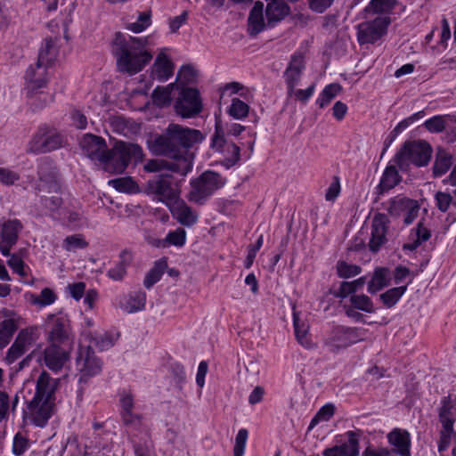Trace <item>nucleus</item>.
Returning <instances> with one entry per match:
<instances>
[{
    "label": "nucleus",
    "mask_w": 456,
    "mask_h": 456,
    "mask_svg": "<svg viewBox=\"0 0 456 456\" xmlns=\"http://www.w3.org/2000/svg\"><path fill=\"white\" fill-rule=\"evenodd\" d=\"M154 45L151 36L125 37L118 32L112 42V52L120 72L134 75L143 69L153 58L150 46Z\"/></svg>",
    "instance_id": "nucleus-1"
},
{
    "label": "nucleus",
    "mask_w": 456,
    "mask_h": 456,
    "mask_svg": "<svg viewBox=\"0 0 456 456\" xmlns=\"http://www.w3.org/2000/svg\"><path fill=\"white\" fill-rule=\"evenodd\" d=\"M203 139L200 131L171 123L165 133L148 142L150 151L155 155H166L178 161L179 155L192 164L187 149Z\"/></svg>",
    "instance_id": "nucleus-2"
},
{
    "label": "nucleus",
    "mask_w": 456,
    "mask_h": 456,
    "mask_svg": "<svg viewBox=\"0 0 456 456\" xmlns=\"http://www.w3.org/2000/svg\"><path fill=\"white\" fill-rule=\"evenodd\" d=\"M58 380L43 371L37 380L36 393L24 411L25 417L37 427H44L53 414Z\"/></svg>",
    "instance_id": "nucleus-3"
},
{
    "label": "nucleus",
    "mask_w": 456,
    "mask_h": 456,
    "mask_svg": "<svg viewBox=\"0 0 456 456\" xmlns=\"http://www.w3.org/2000/svg\"><path fill=\"white\" fill-rule=\"evenodd\" d=\"M142 159L143 151L138 144L119 142L110 151H107L104 159L100 163L106 172L117 175L123 173L130 162H139Z\"/></svg>",
    "instance_id": "nucleus-4"
},
{
    "label": "nucleus",
    "mask_w": 456,
    "mask_h": 456,
    "mask_svg": "<svg viewBox=\"0 0 456 456\" xmlns=\"http://www.w3.org/2000/svg\"><path fill=\"white\" fill-rule=\"evenodd\" d=\"M210 149L215 154L219 155L218 161L227 169L236 165L240 159V147L224 137V130L221 119L216 120L215 133L211 137Z\"/></svg>",
    "instance_id": "nucleus-5"
},
{
    "label": "nucleus",
    "mask_w": 456,
    "mask_h": 456,
    "mask_svg": "<svg viewBox=\"0 0 456 456\" xmlns=\"http://www.w3.org/2000/svg\"><path fill=\"white\" fill-rule=\"evenodd\" d=\"M432 154L430 145L424 141L408 142L403 144L395 157V162L400 169H404L410 163L418 167L428 165Z\"/></svg>",
    "instance_id": "nucleus-6"
},
{
    "label": "nucleus",
    "mask_w": 456,
    "mask_h": 456,
    "mask_svg": "<svg viewBox=\"0 0 456 456\" xmlns=\"http://www.w3.org/2000/svg\"><path fill=\"white\" fill-rule=\"evenodd\" d=\"M226 183V179L214 171H205L201 175L191 182V190L189 193L191 201L202 204L216 191Z\"/></svg>",
    "instance_id": "nucleus-7"
},
{
    "label": "nucleus",
    "mask_w": 456,
    "mask_h": 456,
    "mask_svg": "<svg viewBox=\"0 0 456 456\" xmlns=\"http://www.w3.org/2000/svg\"><path fill=\"white\" fill-rule=\"evenodd\" d=\"M364 330L355 327L337 326L333 328L324 340L329 351L337 353L357 342L363 340Z\"/></svg>",
    "instance_id": "nucleus-8"
},
{
    "label": "nucleus",
    "mask_w": 456,
    "mask_h": 456,
    "mask_svg": "<svg viewBox=\"0 0 456 456\" xmlns=\"http://www.w3.org/2000/svg\"><path fill=\"white\" fill-rule=\"evenodd\" d=\"M46 339L49 345L61 346L72 348L74 338L71 332L69 321L66 316H47Z\"/></svg>",
    "instance_id": "nucleus-9"
},
{
    "label": "nucleus",
    "mask_w": 456,
    "mask_h": 456,
    "mask_svg": "<svg viewBox=\"0 0 456 456\" xmlns=\"http://www.w3.org/2000/svg\"><path fill=\"white\" fill-rule=\"evenodd\" d=\"M391 20L387 16L377 17L357 25V40L360 45L374 44L386 33Z\"/></svg>",
    "instance_id": "nucleus-10"
},
{
    "label": "nucleus",
    "mask_w": 456,
    "mask_h": 456,
    "mask_svg": "<svg viewBox=\"0 0 456 456\" xmlns=\"http://www.w3.org/2000/svg\"><path fill=\"white\" fill-rule=\"evenodd\" d=\"M175 112L183 118H193L202 110L200 92L195 88H183L175 103Z\"/></svg>",
    "instance_id": "nucleus-11"
},
{
    "label": "nucleus",
    "mask_w": 456,
    "mask_h": 456,
    "mask_svg": "<svg viewBox=\"0 0 456 456\" xmlns=\"http://www.w3.org/2000/svg\"><path fill=\"white\" fill-rule=\"evenodd\" d=\"M63 137L55 130L40 127L30 142L29 150L35 153H44L61 148Z\"/></svg>",
    "instance_id": "nucleus-12"
},
{
    "label": "nucleus",
    "mask_w": 456,
    "mask_h": 456,
    "mask_svg": "<svg viewBox=\"0 0 456 456\" xmlns=\"http://www.w3.org/2000/svg\"><path fill=\"white\" fill-rule=\"evenodd\" d=\"M102 365L101 360L94 354L91 346L80 343L76 358L77 370L80 373L79 380L99 374Z\"/></svg>",
    "instance_id": "nucleus-13"
},
{
    "label": "nucleus",
    "mask_w": 456,
    "mask_h": 456,
    "mask_svg": "<svg viewBox=\"0 0 456 456\" xmlns=\"http://www.w3.org/2000/svg\"><path fill=\"white\" fill-rule=\"evenodd\" d=\"M147 189L150 193L159 197V201L167 207L179 198V191L173 186L171 175L167 174H161L150 180Z\"/></svg>",
    "instance_id": "nucleus-14"
},
{
    "label": "nucleus",
    "mask_w": 456,
    "mask_h": 456,
    "mask_svg": "<svg viewBox=\"0 0 456 456\" xmlns=\"http://www.w3.org/2000/svg\"><path fill=\"white\" fill-rule=\"evenodd\" d=\"M420 207L417 200L395 197L390 200L388 212L395 217H403V224L410 225L418 217Z\"/></svg>",
    "instance_id": "nucleus-15"
},
{
    "label": "nucleus",
    "mask_w": 456,
    "mask_h": 456,
    "mask_svg": "<svg viewBox=\"0 0 456 456\" xmlns=\"http://www.w3.org/2000/svg\"><path fill=\"white\" fill-rule=\"evenodd\" d=\"M38 329L36 326L20 330L12 346L7 351L6 360L8 362L12 363L23 355L38 338Z\"/></svg>",
    "instance_id": "nucleus-16"
},
{
    "label": "nucleus",
    "mask_w": 456,
    "mask_h": 456,
    "mask_svg": "<svg viewBox=\"0 0 456 456\" xmlns=\"http://www.w3.org/2000/svg\"><path fill=\"white\" fill-rule=\"evenodd\" d=\"M23 225L18 219L3 220L0 224V252L9 256L10 250L18 240V236Z\"/></svg>",
    "instance_id": "nucleus-17"
},
{
    "label": "nucleus",
    "mask_w": 456,
    "mask_h": 456,
    "mask_svg": "<svg viewBox=\"0 0 456 456\" xmlns=\"http://www.w3.org/2000/svg\"><path fill=\"white\" fill-rule=\"evenodd\" d=\"M192 168V164L186 158L180 156L178 161L174 159H151L144 165L147 172H159L162 170H170L174 173L186 175Z\"/></svg>",
    "instance_id": "nucleus-18"
},
{
    "label": "nucleus",
    "mask_w": 456,
    "mask_h": 456,
    "mask_svg": "<svg viewBox=\"0 0 456 456\" xmlns=\"http://www.w3.org/2000/svg\"><path fill=\"white\" fill-rule=\"evenodd\" d=\"M71 349L61 346L48 345L44 351V363L49 370L54 372L60 371L69 361Z\"/></svg>",
    "instance_id": "nucleus-19"
},
{
    "label": "nucleus",
    "mask_w": 456,
    "mask_h": 456,
    "mask_svg": "<svg viewBox=\"0 0 456 456\" xmlns=\"http://www.w3.org/2000/svg\"><path fill=\"white\" fill-rule=\"evenodd\" d=\"M79 144L84 154L92 160L101 162L102 159H104V155L108 149L106 142L102 137L86 134L80 140Z\"/></svg>",
    "instance_id": "nucleus-20"
},
{
    "label": "nucleus",
    "mask_w": 456,
    "mask_h": 456,
    "mask_svg": "<svg viewBox=\"0 0 456 456\" xmlns=\"http://www.w3.org/2000/svg\"><path fill=\"white\" fill-rule=\"evenodd\" d=\"M388 219L384 214H377L371 222L370 240L369 246L371 251H378L387 240Z\"/></svg>",
    "instance_id": "nucleus-21"
},
{
    "label": "nucleus",
    "mask_w": 456,
    "mask_h": 456,
    "mask_svg": "<svg viewBox=\"0 0 456 456\" xmlns=\"http://www.w3.org/2000/svg\"><path fill=\"white\" fill-rule=\"evenodd\" d=\"M47 69L48 67L39 62L28 68L25 76L28 94H37V90L45 86L48 80Z\"/></svg>",
    "instance_id": "nucleus-22"
},
{
    "label": "nucleus",
    "mask_w": 456,
    "mask_h": 456,
    "mask_svg": "<svg viewBox=\"0 0 456 456\" xmlns=\"http://www.w3.org/2000/svg\"><path fill=\"white\" fill-rule=\"evenodd\" d=\"M305 69L304 56L300 53H295L284 72V78L289 94H292L295 87L298 85L302 73Z\"/></svg>",
    "instance_id": "nucleus-23"
},
{
    "label": "nucleus",
    "mask_w": 456,
    "mask_h": 456,
    "mask_svg": "<svg viewBox=\"0 0 456 456\" xmlns=\"http://www.w3.org/2000/svg\"><path fill=\"white\" fill-rule=\"evenodd\" d=\"M38 191H55L58 188L57 169L49 160H42L38 167Z\"/></svg>",
    "instance_id": "nucleus-24"
},
{
    "label": "nucleus",
    "mask_w": 456,
    "mask_h": 456,
    "mask_svg": "<svg viewBox=\"0 0 456 456\" xmlns=\"http://www.w3.org/2000/svg\"><path fill=\"white\" fill-rule=\"evenodd\" d=\"M174 74V64L167 53V49L159 52L151 68V77L160 82H165Z\"/></svg>",
    "instance_id": "nucleus-25"
},
{
    "label": "nucleus",
    "mask_w": 456,
    "mask_h": 456,
    "mask_svg": "<svg viewBox=\"0 0 456 456\" xmlns=\"http://www.w3.org/2000/svg\"><path fill=\"white\" fill-rule=\"evenodd\" d=\"M24 323L20 314L14 312L6 314V318L0 323V350L9 344L15 331Z\"/></svg>",
    "instance_id": "nucleus-26"
},
{
    "label": "nucleus",
    "mask_w": 456,
    "mask_h": 456,
    "mask_svg": "<svg viewBox=\"0 0 456 456\" xmlns=\"http://www.w3.org/2000/svg\"><path fill=\"white\" fill-rule=\"evenodd\" d=\"M168 208L179 224L190 227L198 221V214L179 198L168 206Z\"/></svg>",
    "instance_id": "nucleus-27"
},
{
    "label": "nucleus",
    "mask_w": 456,
    "mask_h": 456,
    "mask_svg": "<svg viewBox=\"0 0 456 456\" xmlns=\"http://www.w3.org/2000/svg\"><path fill=\"white\" fill-rule=\"evenodd\" d=\"M387 438L395 453L401 456H411V436L408 431L394 428L387 434Z\"/></svg>",
    "instance_id": "nucleus-28"
},
{
    "label": "nucleus",
    "mask_w": 456,
    "mask_h": 456,
    "mask_svg": "<svg viewBox=\"0 0 456 456\" xmlns=\"http://www.w3.org/2000/svg\"><path fill=\"white\" fill-rule=\"evenodd\" d=\"M264 4L256 1L248 15V30L251 36H256L262 32L265 28L264 18Z\"/></svg>",
    "instance_id": "nucleus-29"
},
{
    "label": "nucleus",
    "mask_w": 456,
    "mask_h": 456,
    "mask_svg": "<svg viewBox=\"0 0 456 456\" xmlns=\"http://www.w3.org/2000/svg\"><path fill=\"white\" fill-rule=\"evenodd\" d=\"M289 12V6L282 0H271L265 8V16L267 22L270 25H273L281 21L288 16Z\"/></svg>",
    "instance_id": "nucleus-30"
},
{
    "label": "nucleus",
    "mask_w": 456,
    "mask_h": 456,
    "mask_svg": "<svg viewBox=\"0 0 456 456\" xmlns=\"http://www.w3.org/2000/svg\"><path fill=\"white\" fill-rule=\"evenodd\" d=\"M118 262L107 272V276L115 281H122L126 275V269L133 261V254L127 249L120 252Z\"/></svg>",
    "instance_id": "nucleus-31"
},
{
    "label": "nucleus",
    "mask_w": 456,
    "mask_h": 456,
    "mask_svg": "<svg viewBox=\"0 0 456 456\" xmlns=\"http://www.w3.org/2000/svg\"><path fill=\"white\" fill-rule=\"evenodd\" d=\"M430 237V230L424 225L422 221H419L417 226L411 229L409 234V240L403 245V248L413 251L423 242L428 240Z\"/></svg>",
    "instance_id": "nucleus-32"
},
{
    "label": "nucleus",
    "mask_w": 456,
    "mask_h": 456,
    "mask_svg": "<svg viewBox=\"0 0 456 456\" xmlns=\"http://www.w3.org/2000/svg\"><path fill=\"white\" fill-rule=\"evenodd\" d=\"M293 324L295 336L298 343L305 347H310L311 341L308 335L309 324L305 319L302 318L299 314H293Z\"/></svg>",
    "instance_id": "nucleus-33"
},
{
    "label": "nucleus",
    "mask_w": 456,
    "mask_h": 456,
    "mask_svg": "<svg viewBox=\"0 0 456 456\" xmlns=\"http://www.w3.org/2000/svg\"><path fill=\"white\" fill-rule=\"evenodd\" d=\"M119 338L116 330L105 331L102 334H94L88 341H94V346L101 351L112 347Z\"/></svg>",
    "instance_id": "nucleus-34"
},
{
    "label": "nucleus",
    "mask_w": 456,
    "mask_h": 456,
    "mask_svg": "<svg viewBox=\"0 0 456 456\" xmlns=\"http://www.w3.org/2000/svg\"><path fill=\"white\" fill-rule=\"evenodd\" d=\"M57 55L58 49L55 42L52 38H48L45 41L44 46L40 49L37 62L50 67L56 60Z\"/></svg>",
    "instance_id": "nucleus-35"
},
{
    "label": "nucleus",
    "mask_w": 456,
    "mask_h": 456,
    "mask_svg": "<svg viewBox=\"0 0 456 456\" xmlns=\"http://www.w3.org/2000/svg\"><path fill=\"white\" fill-rule=\"evenodd\" d=\"M364 284V277H360L352 281H342L338 289L334 293V296L340 299L347 298L349 295L357 294V291L362 290Z\"/></svg>",
    "instance_id": "nucleus-36"
},
{
    "label": "nucleus",
    "mask_w": 456,
    "mask_h": 456,
    "mask_svg": "<svg viewBox=\"0 0 456 456\" xmlns=\"http://www.w3.org/2000/svg\"><path fill=\"white\" fill-rule=\"evenodd\" d=\"M397 4V0H370L363 12L367 15L374 13L388 14Z\"/></svg>",
    "instance_id": "nucleus-37"
},
{
    "label": "nucleus",
    "mask_w": 456,
    "mask_h": 456,
    "mask_svg": "<svg viewBox=\"0 0 456 456\" xmlns=\"http://www.w3.org/2000/svg\"><path fill=\"white\" fill-rule=\"evenodd\" d=\"M175 83H171L166 86H158L152 92V102L159 107H166L171 103L172 92L175 88Z\"/></svg>",
    "instance_id": "nucleus-38"
},
{
    "label": "nucleus",
    "mask_w": 456,
    "mask_h": 456,
    "mask_svg": "<svg viewBox=\"0 0 456 456\" xmlns=\"http://www.w3.org/2000/svg\"><path fill=\"white\" fill-rule=\"evenodd\" d=\"M401 181V176L395 166L386 167L379 182V188L382 191H389L396 186Z\"/></svg>",
    "instance_id": "nucleus-39"
},
{
    "label": "nucleus",
    "mask_w": 456,
    "mask_h": 456,
    "mask_svg": "<svg viewBox=\"0 0 456 456\" xmlns=\"http://www.w3.org/2000/svg\"><path fill=\"white\" fill-rule=\"evenodd\" d=\"M19 403V396L15 395L12 399L4 391H0V422L7 419L11 412H14Z\"/></svg>",
    "instance_id": "nucleus-40"
},
{
    "label": "nucleus",
    "mask_w": 456,
    "mask_h": 456,
    "mask_svg": "<svg viewBox=\"0 0 456 456\" xmlns=\"http://www.w3.org/2000/svg\"><path fill=\"white\" fill-rule=\"evenodd\" d=\"M167 267V261L160 259L155 262L152 268L146 273L143 285L147 289H151L155 283H157L162 277L166 268Z\"/></svg>",
    "instance_id": "nucleus-41"
},
{
    "label": "nucleus",
    "mask_w": 456,
    "mask_h": 456,
    "mask_svg": "<svg viewBox=\"0 0 456 456\" xmlns=\"http://www.w3.org/2000/svg\"><path fill=\"white\" fill-rule=\"evenodd\" d=\"M57 300L56 293L50 288H45L38 295L31 294L29 297L30 304L43 308L53 305Z\"/></svg>",
    "instance_id": "nucleus-42"
},
{
    "label": "nucleus",
    "mask_w": 456,
    "mask_h": 456,
    "mask_svg": "<svg viewBox=\"0 0 456 456\" xmlns=\"http://www.w3.org/2000/svg\"><path fill=\"white\" fill-rule=\"evenodd\" d=\"M186 242V232L183 228H177L175 231L169 232L166 238L161 240L158 247L167 248L169 246H175L178 248L183 247Z\"/></svg>",
    "instance_id": "nucleus-43"
},
{
    "label": "nucleus",
    "mask_w": 456,
    "mask_h": 456,
    "mask_svg": "<svg viewBox=\"0 0 456 456\" xmlns=\"http://www.w3.org/2000/svg\"><path fill=\"white\" fill-rule=\"evenodd\" d=\"M452 164V156L443 150L438 151L433 166L434 175L441 176L444 175L449 170Z\"/></svg>",
    "instance_id": "nucleus-44"
},
{
    "label": "nucleus",
    "mask_w": 456,
    "mask_h": 456,
    "mask_svg": "<svg viewBox=\"0 0 456 456\" xmlns=\"http://www.w3.org/2000/svg\"><path fill=\"white\" fill-rule=\"evenodd\" d=\"M348 299L350 302L348 306L370 314L375 311L371 299L364 294H351Z\"/></svg>",
    "instance_id": "nucleus-45"
},
{
    "label": "nucleus",
    "mask_w": 456,
    "mask_h": 456,
    "mask_svg": "<svg viewBox=\"0 0 456 456\" xmlns=\"http://www.w3.org/2000/svg\"><path fill=\"white\" fill-rule=\"evenodd\" d=\"M388 284L387 270L380 268L375 271L368 284V292L375 294Z\"/></svg>",
    "instance_id": "nucleus-46"
},
{
    "label": "nucleus",
    "mask_w": 456,
    "mask_h": 456,
    "mask_svg": "<svg viewBox=\"0 0 456 456\" xmlns=\"http://www.w3.org/2000/svg\"><path fill=\"white\" fill-rule=\"evenodd\" d=\"M341 91V86L338 84H330L324 87L316 100V104L320 108L326 107Z\"/></svg>",
    "instance_id": "nucleus-47"
},
{
    "label": "nucleus",
    "mask_w": 456,
    "mask_h": 456,
    "mask_svg": "<svg viewBox=\"0 0 456 456\" xmlns=\"http://www.w3.org/2000/svg\"><path fill=\"white\" fill-rule=\"evenodd\" d=\"M249 106L239 98L232 99L227 113L234 119L242 120L248 115Z\"/></svg>",
    "instance_id": "nucleus-48"
},
{
    "label": "nucleus",
    "mask_w": 456,
    "mask_h": 456,
    "mask_svg": "<svg viewBox=\"0 0 456 456\" xmlns=\"http://www.w3.org/2000/svg\"><path fill=\"white\" fill-rule=\"evenodd\" d=\"M449 120H452L450 115H436L427 119L424 126L430 133H441L444 130Z\"/></svg>",
    "instance_id": "nucleus-49"
},
{
    "label": "nucleus",
    "mask_w": 456,
    "mask_h": 456,
    "mask_svg": "<svg viewBox=\"0 0 456 456\" xmlns=\"http://www.w3.org/2000/svg\"><path fill=\"white\" fill-rule=\"evenodd\" d=\"M151 12H144L139 14L135 21L126 23V28L137 34L144 31L147 28L151 26Z\"/></svg>",
    "instance_id": "nucleus-50"
},
{
    "label": "nucleus",
    "mask_w": 456,
    "mask_h": 456,
    "mask_svg": "<svg viewBox=\"0 0 456 456\" xmlns=\"http://www.w3.org/2000/svg\"><path fill=\"white\" fill-rule=\"evenodd\" d=\"M347 442L339 445L344 456H357L359 454V439L354 431L346 433Z\"/></svg>",
    "instance_id": "nucleus-51"
},
{
    "label": "nucleus",
    "mask_w": 456,
    "mask_h": 456,
    "mask_svg": "<svg viewBox=\"0 0 456 456\" xmlns=\"http://www.w3.org/2000/svg\"><path fill=\"white\" fill-rule=\"evenodd\" d=\"M88 246V242L86 240L82 234H73L67 236L62 242V248L66 251H75L77 249H83Z\"/></svg>",
    "instance_id": "nucleus-52"
},
{
    "label": "nucleus",
    "mask_w": 456,
    "mask_h": 456,
    "mask_svg": "<svg viewBox=\"0 0 456 456\" xmlns=\"http://www.w3.org/2000/svg\"><path fill=\"white\" fill-rule=\"evenodd\" d=\"M146 296L144 293H138L134 296H130L126 299V304L121 305L124 311L126 313H135L142 310L145 307Z\"/></svg>",
    "instance_id": "nucleus-53"
},
{
    "label": "nucleus",
    "mask_w": 456,
    "mask_h": 456,
    "mask_svg": "<svg viewBox=\"0 0 456 456\" xmlns=\"http://www.w3.org/2000/svg\"><path fill=\"white\" fill-rule=\"evenodd\" d=\"M406 291V286L393 288L380 295V299L387 307L395 305Z\"/></svg>",
    "instance_id": "nucleus-54"
},
{
    "label": "nucleus",
    "mask_w": 456,
    "mask_h": 456,
    "mask_svg": "<svg viewBox=\"0 0 456 456\" xmlns=\"http://www.w3.org/2000/svg\"><path fill=\"white\" fill-rule=\"evenodd\" d=\"M335 408L331 403L322 406L312 419L308 429H313L319 422L328 421L334 415Z\"/></svg>",
    "instance_id": "nucleus-55"
},
{
    "label": "nucleus",
    "mask_w": 456,
    "mask_h": 456,
    "mask_svg": "<svg viewBox=\"0 0 456 456\" xmlns=\"http://www.w3.org/2000/svg\"><path fill=\"white\" fill-rule=\"evenodd\" d=\"M58 218H60L63 223L67 224L68 225L77 227L79 225L81 222L82 216L77 211L63 208L60 211Z\"/></svg>",
    "instance_id": "nucleus-56"
},
{
    "label": "nucleus",
    "mask_w": 456,
    "mask_h": 456,
    "mask_svg": "<svg viewBox=\"0 0 456 456\" xmlns=\"http://www.w3.org/2000/svg\"><path fill=\"white\" fill-rule=\"evenodd\" d=\"M337 273L340 278L347 279L356 276L361 273V268L356 265H351L345 261L337 264Z\"/></svg>",
    "instance_id": "nucleus-57"
},
{
    "label": "nucleus",
    "mask_w": 456,
    "mask_h": 456,
    "mask_svg": "<svg viewBox=\"0 0 456 456\" xmlns=\"http://www.w3.org/2000/svg\"><path fill=\"white\" fill-rule=\"evenodd\" d=\"M10 257L7 265L13 272L18 273L20 277H27L28 274V267L25 265L24 261L17 255H9Z\"/></svg>",
    "instance_id": "nucleus-58"
},
{
    "label": "nucleus",
    "mask_w": 456,
    "mask_h": 456,
    "mask_svg": "<svg viewBox=\"0 0 456 456\" xmlns=\"http://www.w3.org/2000/svg\"><path fill=\"white\" fill-rule=\"evenodd\" d=\"M197 70L191 65L183 66L178 73L176 81H180L182 84H191L196 80Z\"/></svg>",
    "instance_id": "nucleus-59"
},
{
    "label": "nucleus",
    "mask_w": 456,
    "mask_h": 456,
    "mask_svg": "<svg viewBox=\"0 0 456 456\" xmlns=\"http://www.w3.org/2000/svg\"><path fill=\"white\" fill-rule=\"evenodd\" d=\"M248 432L246 428H241L238 431L235 437V444L233 448V456H243Z\"/></svg>",
    "instance_id": "nucleus-60"
},
{
    "label": "nucleus",
    "mask_w": 456,
    "mask_h": 456,
    "mask_svg": "<svg viewBox=\"0 0 456 456\" xmlns=\"http://www.w3.org/2000/svg\"><path fill=\"white\" fill-rule=\"evenodd\" d=\"M19 179L18 173L5 167H0V182L4 185H12Z\"/></svg>",
    "instance_id": "nucleus-61"
},
{
    "label": "nucleus",
    "mask_w": 456,
    "mask_h": 456,
    "mask_svg": "<svg viewBox=\"0 0 456 456\" xmlns=\"http://www.w3.org/2000/svg\"><path fill=\"white\" fill-rule=\"evenodd\" d=\"M69 295L77 301L80 300L86 292V284L82 281L70 283L67 286Z\"/></svg>",
    "instance_id": "nucleus-62"
},
{
    "label": "nucleus",
    "mask_w": 456,
    "mask_h": 456,
    "mask_svg": "<svg viewBox=\"0 0 456 456\" xmlns=\"http://www.w3.org/2000/svg\"><path fill=\"white\" fill-rule=\"evenodd\" d=\"M44 206L52 213H57L59 216L60 211L61 210V199L58 196L45 197L42 200Z\"/></svg>",
    "instance_id": "nucleus-63"
},
{
    "label": "nucleus",
    "mask_w": 456,
    "mask_h": 456,
    "mask_svg": "<svg viewBox=\"0 0 456 456\" xmlns=\"http://www.w3.org/2000/svg\"><path fill=\"white\" fill-rule=\"evenodd\" d=\"M109 184L119 191H129L134 187L131 178H117L110 180Z\"/></svg>",
    "instance_id": "nucleus-64"
}]
</instances>
